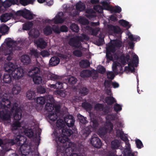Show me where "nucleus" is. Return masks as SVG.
<instances>
[{
	"mask_svg": "<svg viewBox=\"0 0 156 156\" xmlns=\"http://www.w3.org/2000/svg\"><path fill=\"white\" fill-rule=\"evenodd\" d=\"M9 95L7 94H1L0 98V118L2 120L10 122L11 114H13L14 121L12 126V131L14 133H16V131L20 134L24 132L26 136L31 137L34 135V132L31 129H25L24 127L21 126L19 121L21 119L22 111L20 108L18 107V105L15 103L12 107L10 105V102L8 99Z\"/></svg>",
	"mask_w": 156,
	"mask_h": 156,
	"instance_id": "1",
	"label": "nucleus"
},
{
	"mask_svg": "<svg viewBox=\"0 0 156 156\" xmlns=\"http://www.w3.org/2000/svg\"><path fill=\"white\" fill-rule=\"evenodd\" d=\"M111 44L107 46L106 56L107 58L114 62L112 68L113 70L117 75L121 74L123 73L122 67L127 62L128 66L125 67L124 71L126 73L133 72L134 70V66H137L138 63V56L134 53H133L132 56L133 60L129 59V56L126 55V57L122 55L120 58H118L117 55L114 53L115 49L121 46L122 42L120 40H116L111 41Z\"/></svg>",
	"mask_w": 156,
	"mask_h": 156,
	"instance_id": "2",
	"label": "nucleus"
},
{
	"mask_svg": "<svg viewBox=\"0 0 156 156\" xmlns=\"http://www.w3.org/2000/svg\"><path fill=\"white\" fill-rule=\"evenodd\" d=\"M4 69L6 72L3 77V80L5 83H8L11 82L12 80L11 75L12 77L16 80L21 78L24 75L23 69L21 67H19L16 63H13L10 62L5 64Z\"/></svg>",
	"mask_w": 156,
	"mask_h": 156,
	"instance_id": "3",
	"label": "nucleus"
},
{
	"mask_svg": "<svg viewBox=\"0 0 156 156\" xmlns=\"http://www.w3.org/2000/svg\"><path fill=\"white\" fill-rule=\"evenodd\" d=\"M55 131L52 134V136L54 139L56 141L58 145L57 146V151L58 156H68L69 154L68 152L73 150V147H75V144L72 143L69 140L65 137V139L62 138L60 137L57 136ZM70 156H78L75 153L72 154Z\"/></svg>",
	"mask_w": 156,
	"mask_h": 156,
	"instance_id": "4",
	"label": "nucleus"
},
{
	"mask_svg": "<svg viewBox=\"0 0 156 156\" xmlns=\"http://www.w3.org/2000/svg\"><path fill=\"white\" fill-rule=\"evenodd\" d=\"M65 122L61 119H58L56 122L57 128L55 129L53 133L55 131L57 136L65 139L67 136H70L73 132L71 129H68L65 126L66 124L68 127H71L73 126L74 120L72 115H69L65 119Z\"/></svg>",
	"mask_w": 156,
	"mask_h": 156,
	"instance_id": "5",
	"label": "nucleus"
},
{
	"mask_svg": "<svg viewBox=\"0 0 156 156\" xmlns=\"http://www.w3.org/2000/svg\"><path fill=\"white\" fill-rule=\"evenodd\" d=\"M18 45L11 38H6L0 47V53H3L5 55H8L6 59L8 61H10L13 58L14 51L20 49L18 47ZM2 60L3 58L1 54H0V62Z\"/></svg>",
	"mask_w": 156,
	"mask_h": 156,
	"instance_id": "6",
	"label": "nucleus"
},
{
	"mask_svg": "<svg viewBox=\"0 0 156 156\" xmlns=\"http://www.w3.org/2000/svg\"><path fill=\"white\" fill-rule=\"evenodd\" d=\"M48 102L45 108L48 112L47 118L49 123L53 126V128L55 129L57 128L56 125L54 126L53 125L57 118L60 111V107L58 105H55V104L51 105L50 106V104L48 103L49 102Z\"/></svg>",
	"mask_w": 156,
	"mask_h": 156,
	"instance_id": "7",
	"label": "nucleus"
},
{
	"mask_svg": "<svg viewBox=\"0 0 156 156\" xmlns=\"http://www.w3.org/2000/svg\"><path fill=\"white\" fill-rule=\"evenodd\" d=\"M64 15L63 12H59L56 15L53 19L51 20L46 19L44 20V23L51 24L53 27V26H55L53 25V24L62 23L64 22V19L63 18ZM52 30H52L49 26H47L44 28L43 32L45 35H48L52 33Z\"/></svg>",
	"mask_w": 156,
	"mask_h": 156,
	"instance_id": "8",
	"label": "nucleus"
},
{
	"mask_svg": "<svg viewBox=\"0 0 156 156\" xmlns=\"http://www.w3.org/2000/svg\"><path fill=\"white\" fill-rule=\"evenodd\" d=\"M110 0H104L101 2L103 7L99 5L95 6L94 8L96 11L99 13H102L103 9L109 10L112 12H116L119 13L121 11V8L119 6H116L115 7L110 6L109 5Z\"/></svg>",
	"mask_w": 156,
	"mask_h": 156,
	"instance_id": "9",
	"label": "nucleus"
},
{
	"mask_svg": "<svg viewBox=\"0 0 156 156\" xmlns=\"http://www.w3.org/2000/svg\"><path fill=\"white\" fill-rule=\"evenodd\" d=\"M79 22L82 24V27L85 28L86 31L87 30L88 33H91L93 35H96L99 32V29L98 28L94 29L93 27L99 24L98 22L97 23H91L90 25H91L92 27H90L89 25H87L89 22L84 17H80L78 20Z\"/></svg>",
	"mask_w": 156,
	"mask_h": 156,
	"instance_id": "10",
	"label": "nucleus"
},
{
	"mask_svg": "<svg viewBox=\"0 0 156 156\" xmlns=\"http://www.w3.org/2000/svg\"><path fill=\"white\" fill-rule=\"evenodd\" d=\"M115 117L114 115H108L106 117L107 120L105 128H101L97 132L98 134L101 137L103 136L106 133H110L113 129V125L112 123L109 122L110 120L115 119Z\"/></svg>",
	"mask_w": 156,
	"mask_h": 156,
	"instance_id": "11",
	"label": "nucleus"
},
{
	"mask_svg": "<svg viewBox=\"0 0 156 156\" xmlns=\"http://www.w3.org/2000/svg\"><path fill=\"white\" fill-rule=\"evenodd\" d=\"M36 102L39 106H37L36 107V109L38 110H40L42 109L43 108V105L44 104L45 102H46V104L48 102V103L50 104V106L51 105H54L55 104V102L53 96L52 95H48V96H45V97H38L36 99ZM46 106H45V107Z\"/></svg>",
	"mask_w": 156,
	"mask_h": 156,
	"instance_id": "12",
	"label": "nucleus"
},
{
	"mask_svg": "<svg viewBox=\"0 0 156 156\" xmlns=\"http://www.w3.org/2000/svg\"><path fill=\"white\" fill-rule=\"evenodd\" d=\"M89 37L84 35L82 34L80 36H76L71 38L69 41V44L73 47L80 48L81 47L80 41H83L84 40L87 41Z\"/></svg>",
	"mask_w": 156,
	"mask_h": 156,
	"instance_id": "13",
	"label": "nucleus"
},
{
	"mask_svg": "<svg viewBox=\"0 0 156 156\" xmlns=\"http://www.w3.org/2000/svg\"><path fill=\"white\" fill-rule=\"evenodd\" d=\"M26 140L25 138L23 136H20V134L17 135L15 140H6L7 142L5 143L4 146H3V149L6 151H8L10 150L9 149H7L6 147L7 144L9 145H12L16 143H18L19 144H22V142H24Z\"/></svg>",
	"mask_w": 156,
	"mask_h": 156,
	"instance_id": "14",
	"label": "nucleus"
},
{
	"mask_svg": "<svg viewBox=\"0 0 156 156\" xmlns=\"http://www.w3.org/2000/svg\"><path fill=\"white\" fill-rule=\"evenodd\" d=\"M39 72V69L38 68L36 67L28 73V75L33 78L34 82L36 84H39L41 83L42 80L41 77L38 74Z\"/></svg>",
	"mask_w": 156,
	"mask_h": 156,
	"instance_id": "15",
	"label": "nucleus"
},
{
	"mask_svg": "<svg viewBox=\"0 0 156 156\" xmlns=\"http://www.w3.org/2000/svg\"><path fill=\"white\" fill-rule=\"evenodd\" d=\"M30 147L29 145H27L24 144H22L20 150L22 156H39L38 153L37 151L35 152H28Z\"/></svg>",
	"mask_w": 156,
	"mask_h": 156,
	"instance_id": "16",
	"label": "nucleus"
},
{
	"mask_svg": "<svg viewBox=\"0 0 156 156\" xmlns=\"http://www.w3.org/2000/svg\"><path fill=\"white\" fill-rule=\"evenodd\" d=\"M15 15L16 18L21 16L28 20L32 19L34 16L30 11L26 9L18 11L15 13Z\"/></svg>",
	"mask_w": 156,
	"mask_h": 156,
	"instance_id": "17",
	"label": "nucleus"
},
{
	"mask_svg": "<svg viewBox=\"0 0 156 156\" xmlns=\"http://www.w3.org/2000/svg\"><path fill=\"white\" fill-rule=\"evenodd\" d=\"M76 9H73L69 14L73 16H74L79 14V12L84 11L85 9V4L81 1H79L76 5Z\"/></svg>",
	"mask_w": 156,
	"mask_h": 156,
	"instance_id": "18",
	"label": "nucleus"
},
{
	"mask_svg": "<svg viewBox=\"0 0 156 156\" xmlns=\"http://www.w3.org/2000/svg\"><path fill=\"white\" fill-rule=\"evenodd\" d=\"M91 75L93 79H96L98 76V74L95 70H92L91 71L87 70H83L80 73V76L83 78L88 77Z\"/></svg>",
	"mask_w": 156,
	"mask_h": 156,
	"instance_id": "19",
	"label": "nucleus"
},
{
	"mask_svg": "<svg viewBox=\"0 0 156 156\" xmlns=\"http://www.w3.org/2000/svg\"><path fill=\"white\" fill-rule=\"evenodd\" d=\"M90 125L92 126V127L91 129H89V128H86L85 130H83V137L86 138L87 137L92 130L93 128H95L98 126V123L96 120L92 118Z\"/></svg>",
	"mask_w": 156,
	"mask_h": 156,
	"instance_id": "20",
	"label": "nucleus"
},
{
	"mask_svg": "<svg viewBox=\"0 0 156 156\" xmlns=\"http://www.w3.org/2000/svg\"><path fill=\"white\" fill-rule=\"evenodd\" d=\"M90 143L94 147L100 148L101 146V140L95 136H92L90 140Z\"/></svg>",
	"mask_w": 156,
	"mask_h": 156,
	"instance_id": "21",
	"label": "nucleus"
},
{
	"mask_svg": "<svg viewBox=\"0 0 156 156\" xmlns=\"http://www.w3.org/2000/svg\"><path fill=\"white\" fill-rule=\"evenodd\" d=\"M13 13H5L2 14L0 17V20L2 22L5 23L11 19L12 17H15Z\"/></svg>",
	"mask_w": 156,
	"mask_h": 156,
	"instance_id": "22",
	"label": "nucleus"
},
{
	"mask_svg": "<svg viewBox=\"0 0 156 156\" xmlns=\"http://www.w3.org/2000/svg\"><path fill=\"white\" fill-rule=\"evenodd\" d=\"M40 20L38 19H37L33 22H28L23 24V29L24 30H29L31 28L33 25L36 23L38 24L39 23Z\"/></svg>",
	"mask_w": 156,
	"mask_h": 156,
	"instance_id": "23",
	"label": "nucleus"
},
{
	"mask_svg": "<svg viewBox=\"0 0 156 156\" xmlns=\"http://www.w3.org/2000/svg\"><path fill=\"white\" fill-rule=\"evenodd\" d=\"M109 33L112 34L113 33H116L119 34L122 33V30L118 27H115L112 25H110L108 27Z\"/></svg>",
	"mask_w": 156,
	"mask_h": 156,
	"instance_id": "24",
	"label": "nucleus"
},
{
	"mask_svg": "<svg viewBox=\"0 0 156 156\" xmlns=\"http://www.w3.org/2000/svg\"><path fill=\"white\" fill-rule=\"evenodd\" d=\"M34 42L37 47L41 48H45L47 45V43L42 38H39L35 40Z\"/></svg>",
	"mask_w": 156,
	"mask_h": 156,
	"instance_id": "25",
	"label": "nucleus"
},
{
	"mask_svg": "<svg viewBox=\"0 0 156 156\" xmlns=\"http://www.w3.org/2000/svg\"><path fill=\"white\" fill-rule=\"evenodd\" d=\"M40 32L39 30L37 29H33L31 30L28 33L29 37L37 38L40 35Z\"/></svg>",
	"mask_w": 156,
	"mask_h": 156,
	"instance_id": "26",
	"label": "nucleus"
},
{
	"mask_svg": "<svg viewBox=\"0 0 156 156\" xmlns=\"http://www.w3.org/2000/svg\"><path fill=\"white\" fill-rule=\"evenodd\" d=\"M106 93L109 96L107 97L106 98L105 101L108 104H111L115 101V99L112 97L111 96L112 93L110 89L107 90Z\"/></svg>",
	"mask_w": 156,
	"mask_h": 156,
	"instance_id": "27",
	"label": "nucleus"
},
{
	"mask_svg": "<svg viewBox=\"0 0 156 156\" xmlns=\"http://www.w3.org/2000/svg\"><path fill=\"white\" fill-rule=\"evenodd\" d=\"M60 62L59 58L57 56H53L50 59L49 64L51 66H55L59 64Z\"/></svg>",
	"mask_w": 156,
	"mask_h": 156,
	"instance_id": "28",
	"label": "nucleus"
},
{
	"mask_svg": "<svg viewBox=\"0 0 156 156\" xmlns=\"http://www.w3.org/2000/svg\"><path fill=\"white\" fill-rule=\"evenodd\" d=\"M68 30V28L65 26H62L60 28V30L59 29L57 25H55L53 27V31L54 32L58 34L60 32V31L62 32H66Z\"/></svg>",
	"mask_w": 156,
	"mask_h": 156,
	"instance_id": "29",
	"label": "nucleus"
},
{
	"mask_svg": "<svg viewBox=\"0 0 156 156\" xmlns=\"http://www.w3.org/2000/svg\"><path fill=\"white\" fill-rule=\"evenodd\" d=\"M65 81L64 82L66 83H69L70 84H74L77 81V79L74 77L73 76H69L67 78H65Z\"/></svg>",
	"mask_w": 156,
	"mask_h": 156,
	"instance_id": "30",
	"label": "nucleus"
},
{
	"mask_svg": "<svg viewBox=\"0 0 156 156\" xmlns=\"http://www.w3.org/2000/svg\"><path fill=\"white\" fill-rule=\"evenodd\" d=\"M20 60L24 65H28L31 62L30 58L28 56L26 55L22 56L20 58Z\"/></svg>",
	"mask_w": 156,
	"mask_h": 156,
	"instance_id": "31",
	"label": "nucleus"
},
{
	"mask_svg": "<svg viewBox=\"0 0 156 156\" xmlns=\"http://www.w3.org/2000/svg\"><path fill=\"white\" fill-rule=\"evenodd\" d=\"M21 88L20 86L18 85H13L12 90V94L14 95H17L20 92Z\"/></svg>",
	"mask_w": 156,
	"mask_h": 156,
	"instance_id": "32",
	"label": "nucleus"
},
{
	"mask_svg": "<svg viewBox=\"0 0 156 156\" xmlns=\"http://www.w3.org/2000/svg\"><path fill=\"white\" fill-rule=\"evenodd\" d=\"M9 29L8 27L4 24L0 25V32L3 35L8 34Z\"/></svg>",
	"mask_w": 156,
	"mask_h": 156,
	"instance_id": "33",
	"label": "nucleus"
},
{
	"mask_svg": "<svg viewBox=\"0 0 156 156\" xmlns=\"http://www.w3.org/2000/svg\"><path fill=\"white\" fill-rule=\"evenodd\" d=\"M126 34L128 36L129 39L132 41H138L140 40V37L139 36L133 35L128 31H126Z\"/></svg>",
	"mask_w": 156,
	"mask_h": 156,
	"instance_id": "34",
	"label": "nucleus"
},
{
	"mask_svg": "<svg viewBox=\"0 0 156 156\" xmlns=\"http://www.w3.org/2000/svg\"><path fill=\"white\" fill-rule=\"evenodd\" d=\"M121 145L119 141L117 140H115L111 142V147L112 149H116L119 147L121 148Z\"/></svg>",
	"mask_w": 156,
	"mask_h": 156,
	"instance_id": "35",
	"label": "nucleus"
},
{
	"mask_svg": "<svg viewBox=\"0 0 156 156\" xmlns=\"http://www.w3.org/2000/svg\"><path fill=\"white\" fill-rule=\"evenodd\" d=\"M63 84L59 82H57L55 84H49L48 87L51 88L61 89L63 87Z\"/></svg>",
	"mask_w": 156,
	"mask_h": 156,
	"instance_id": "36",
	"label": "nucleus"
},
{
	"mask_svg": "<svg viewBox=\"0 0 156 156\" xmlns=\"http://www.w3.org/2000/svg\"><path fill=\"white\" fill-rule=\"evenodd\" d=\"M35 92L31 90H29L26 93V96L27 98L29 100H32L34 99L35 96Z\"/></svg>",
	"mask_w": 156,
	"mask_h": 156,
	"instance_id": "37",
	"label": "nucleus"
},
{
	"mask_svg": "<svg viewBox=\"0 0 156 156\" xmlns=\"http://www.w3.org/2000/svg\"><path fill=\"white\" fill-rule=\"evenodd\" d=\"M45 76L47 77V80H54L58 78V77L57 75L51 73H48L46 74Z\"/></svg>",
	"mask_w": 156,
	"mask_h": 156,
	"instance_id": "38",
	"label": "nucleus"
},
{
	"mask_svg": "<svg viewBox=\"0 0 156 156\" xmlns=\"http://www.w3.org/2000/svg\"><path fill=\"white\" fill-rule=\"evenodd\" d=\"M119 23L122 26L126 27L128 28H129L131 26V25L129 24V22L123 20H120Z\"/></svg>",
	"mask_w": 156,
	"mask_h": 156,
	"instance_id": "39",
	"label": "nucleus"
},
{
	"mask_svg": "<svg viewBox=\"0 0 156 156\" xmlns=\"http://www.w3.org/2000/svg\"><path fill=\"white\" fill-rule=\"evenodd\" d=\"M20 1L22 5L26 6L29 4H33L35 0H20Z\"/></svg>",
	"mask_w": 156,
	"mask_h": 156,
	"instance_id": "40",
	"label": "nucleus"
},
{
	"mask_svg": "<svg viewBox=\"0 0 156 156\" xmlns=\"http://www.w3.org/2000/svg\"><path fill=\"white\" fill-rule=\"evenodd\" d=\"M80 64L81 67L84 68L88 67L90 65L89 62L87 60L81 61Z\"/></svg>",
	"mask_w": 156,
	"mask_h": 156,
	"instance_id": "41",
	"label": "nucleus"
},
{
	"mask_svg": "<svg viewBox=\"0 0 156 156\" xmlns=\"http://www.w3.org/2000/svg\"><path fill=\"white\" fill-rule=\"evenodd\" d=\"M55 94H57L61 97H64L66 96V94L65 90H58L55 92Z\"/></svg>",
	"mask_w": 156,
	"mask_h": 156,
	"instance_id": "42",
	"label": "nucleus"
},
{
	"mask_svg": "<svg viewBox=\"0 0 156 156\" xmlns=\"http://www.w3.org/2000/svg\"><path fill=\"white\" fill-rule=\"evenodd\" d=\"M94 11L91 9H87L86 11V13L87 14H86V16L89 18H90L92 16V15L94 12Z\"/></svg>",
	"mask_w": 156,
	"mask_h": 156,
	"instance_id": "43",
	"label": "nucleus"
},
{
	"mask_svg": "<svg viewBox=\"0 0 156 156\" xmlns=\"http://www.w3.org/2000/svg\"><path fill=\"white\" fill-rule=\"evenodd\" d=\"M78 118L81 122L82 123L85 124L87 123V121L86 118L84 117L80 114L78 115Z\"/></svg>",
	"mask_w": 156,
	"mask_h": 156,
	"instance_id": "44",
	"label": "nucleus"
},
{
	"mask_svg": "<svg viewBox=\"0 0 156 156\" xmlns=\"http://www.w3.org/2000/svg\"><path fill=\"white\" fill-rule=\"evenodd\" d=\"M71 29L73 31L77 32L79 31L78 27L75 24H73L70 26Z\"/></svg>",
	"mask_w": 156,
	"mask_h": 156,
	"instance_id": "45",
	"label": "nucleus"
},
{
	"mask_svg": "<svg viewBox=\"0 0 156 156\" xmlns=\"http://www.w3.org/2000/svg\"><path fill=\"white\" fill-rule=\"evenodd\" d=\"M97 70L99 73L103 74L105 72V69L103 66L99 65L97 67Z\"/></svg>",
	"mask_w": 156,
	"mask_h": 156,
	"instance_id": "46",
	"label": "nucleus"
},
{
	"mask_svg": "<svg viewBox=\"0 0 156 156\" xmlns=\"http://www.w3.org/2000/svg\"><path fill=\"white\" fill-rule=\"evenodd\" d=\"M41 55L43 57H46L49 56L50 55V54L47 51L43 50L41 52Z\"/></svg>",
	"mask_w": 156,
	"mask_h": 156,
	"instance_id": "47",
	"label": "nucleus"
},
{
	"mask_svg": "<svg viewBox=\"0 0 156 156\" xmlns=\"http://www.w3.org/2000/svg\"><path fill=\"white\" fill-rule=\"evenodd\" d=\"M74 55L77 57H80L82 55V53L81 51L79 50H76L74 51L73 52Z\"/></svg>",
	"mask_w": 156,
	"mask_h": 156,
	"instance_id": "48",
	"label": "nucleus"
},
{
	"mask_svg": "<svg viewBox=\"0 0 156 156\" xmlns=\"http://www.w3.org/2000/svg\"><path fill=\"white\" fill-rule=\"evenodd\" d=\"M122 105L118 104H116L114 106V109L115 111L118 112L122 110Z\"/></svg>",
	"mask_w": 156,
	"mask_h": 156,
	"instance_id": "49",
	"label": "nucleus"
},
{
	"mask_svg": "<svg viewBox=\"0 0 156 156\" xmlns=\"http://www.w3.org/2000/svg\"><path fill=\"white\" fill-rule=\"evenodd\" d=\"M82 106L87 109L90 110L92 108V106L91 105L87 103H83Z\"/></svg>",
	"mask_w": 156,
	"mask_h": 156,
	"instance_id": "50",
	"label": "nucleus"
},
{
	"mask_svg": "<svg viewBox=\"0 0 156 156\" xmlns=\"http://www.w3.org/2000/svg\"><path fill=\"white\" fill-rule=\"evenodd\" d=\"M37 90L38 92L41 94H43L46 91L45 88L43 87L40 86L37 88Z\"/></svg>",
	"mask_w": 156,
	"mask_h": 156,
	"instance_id": "51",
	"label": "nucleus"
},
{
	"mask_svg": "<svg viewBox=\"0 0 156 156\" xmlns=\"http://www.w3.org/2000/svg\"><path fill=\"white\" fill-rule=\"evenodd\" d=\"M136 143L137 147L139 148H140L143 147V145L142 142L139 140H136Z\"/></svg>",
	"mask_w": 156,
	"mask_h": 156,
	"instance_id": "52",
	"label": "nucleus"
},
{
	"mask_svg": "<svg viewBox=\"0 0 156 156\" xmlns=\"http://www.w3.org/2000/svg\"><path fill=\"white\" fill-rule=\"evenodd\" d=\"M107 76L108 78L112 80L115 77V75L112 72H108L107 73Z\"/></svg>",
	"mask_w": 156,
	"mask_h": 156,
	"instance_id": "53",
	"label": "nucleus"
},
{
	"mask_svg": "<svg viewBox=\"0 0 156 156\" xmlns=\"http://www.w3.org/2000/svg\"><path fill=\"white\" fill-rule=\"evenodd\" d=\"M88 91V90L86 88L83 87L80 90V93L83 95H85L87 94Z\"/></svg>",
	"mask_w": 156,
	"mask_h": 156,
	"instance_id": "54",
	"label": "nucleus"
},
{
	"mask_svg": "<svg viewBox=\"0 0 156 156\" xmlns=\"http://www.w3.org/2000/svg\"><path fill=\"white\" fill-rule=\"evenodd\" d=\"M30 54L31 55H34L36 57H38V54L37 51L33 49L31 50Z\"/></svg>",
	"mask_w": 156,
	"mask_h": 156,
	"instance_id": "55",
	"label": "nucleus"
},
{
	"mask_svg": "<svg viewBox=\"0 0 156 156\" xmlns=\"http://www.w3.org/2000/svg\"><path fill=\"white\" fill-rule=\"evenodd\" d=\"M95 109L96 110H103V106L101 104H97L95 107Z\"/></svg>",
	"mask_w": 156,
	"mask_h": 156,
	"instance_id": "56",
	"label": "nucleus"
},
{
	"mask_svg": "<svg viewBox=\"0 0 156 156\" xmlns=\"http://www.w3.org/2000/svg\"><path fill=\"white\" fill-rule=\"evenodd\" d=\"M112 85L114 88H116L119 87V85L118 83L116 82H113L111 83Z\"/></svg>",
	"mask_w": 156,
	"mask_h": 156,
	"instance_id": "57",
	"label": "nucleus"
},
{
	"mask_svg": "<svg viewBox=\"0 0 156 156\" xmlns=\"http://www.w3.org/2000/svg\"><path fill=\"white\" fill-rule=\"evenodd\" d=\"M104 84L106 88H107L110 87L111 83L108 81H105V82Z\"/></svg>",
	"mask_w": 156,
	"mask_h": 156,
	"instance_id": "58",
	"label": "nucleus"
},
{
	"mask_svg": "<svg viewBox=\"0 0 156 156\" xmlns=\"http://www.w3.org/2000/svg\"><path fill=\"white\" fill-rule=\"evenodd\" d=\"M47 4L48 5H51L53 4V0H45Z\"/></svg>",
	"mask_w": 156,
	"mask_h": 156,
	"instance_id": "59",
	"label": "nucleus"
},
{
	"mask_svg": "<svg viewBox=\"0 0 156 156\" xmlns=\"http://www.w3.org/2000/svg\"><path fill=\"white\" fill-rule=\"evenodd\" d=\"M63 8L64 9H63V10L64 11V12L65 13V11L66 12H68L69 11V10L67 8V5H64L63 6Z\"/></svg>",
	"mask_w": 156,
	"mask_h": 156,
	"instance_id": "60",
	"label": "nucleus"
},
{
	"mask_svg": "<svg viewBox=\"0 0 156 156\" xmlns=\"http://www.w3.org/2000/svg\"><path fill=\"white\" fill-rule=\"evenodd\" d=\"M110 19L112 21H115L116 20V18L115 16L112 15L110 16Z\"/></svg>",
	"mask_w": 156,
	"mask_h": 156,
	"instance_id": "61",
	"label": "nucleus"
},
{
	"mask_svg": "<svg viewBox=\"0 0 156 156\" xmlns=\"http://www.w3.org/2000/svg\"><path fill=\"white\" fill-rule=\"evenodd\" d=\"M9 1L12 3V4H17L18 3V0H9Z\"/></svg>",
	"mask_w": 156,
	"mask_h": 156,
	"instance_id": "62",
	"label": "nucleus"
},
{
	"mask_svg": "<svg viewBox=\"0 0 156 156\" xmlns=\"http://www.w3.org/2000/svg\"><path fill=\"white\" fill-rule=\"evenodd\" d=\"M90 2L92 4H96L98 2L99 0H91Z\"/></svg>",
	"mask_w": 156,
	"mask_h": 156,
	"instance_id": "63",
	"label": "nucleus"
},
{
	"mask_svg": "<svg viewBox=\"0 0 156 156\" xmlns=\"http://www.w3.org/2000/svg\"><path fill=\"white\" fill-rule=\"evenodd\" d=\"M129 46L130 48L131 49H133L134 45L133 43L132 42H129Z\"/></svg>",
	"mask_w": 156,
	"mask_h": 156,
	"instance_id": "64",
	"label": "nucleus"
}]
</instances>
